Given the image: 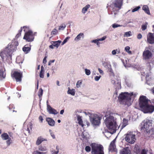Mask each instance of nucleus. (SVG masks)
<instances>
[{"label":"nucleus","instance_id":"nucleus-43","mask_svg":"<svg viewBox=\"0 0 154 154\" xmlns=\"http://www.w3.org/2000/svg\"><path fill=\"white\" fill-rule=\"evenodd\" d=\"M85 73L87 75H89L91 74L90 71L88 69H85Z\"/></svg>","mask_w":154,"mask_h":154},{"label":"nucleus","instance_id":"nucleus-29","mask_svg":"<svg viewBox=\"0 0 154 154\" xmlns=\"http://www.w3.org/2000/svg\"><path fill=\"white\" fill-rule=\"evenodd\" d=\"M38 149L40 151H45L47 150V148L45 146L40 145L38 147Z\"/></svg>","mask_w":154,"mask_h":154},{"label":"nucleus","instance_id":"nucleus-6","mask_svg":"<svg viewBox=\"0 0 154 154\" xmlns=\"http://www.w3.org/2000/svg\"><path fill=\"white\" fill-rule=\"evenodd\" d=\"M90 146L91 147V154H104V148L102 145L93 143Z\"/></svg>","mask_w":154,"mask_h":154},{"label":"nucleus","instance_id":"nucleus-56","mask_svg":"<svg viewBox=\"0 0 154 154\" xmlns=\"http://www.w3.org/2000/svg\"><path fill=\"white\" fill-rule=\"evenodd\" d=\"M51 136L54 139L55 138V135L53 133H51Z\"/></svg>","mask_w":154,"mask_h":154},{"label":"nucleus","instance_id":"nucleus-25","mask_svg":"<svg viewBox=\"0 0 154 154\" xmlns=\"http://www.w3.org/2000/svg\"><path fill=\"white\" fill-rule=\"evenodd\" d=\"M131 153L130 151L128 148H124L122 152V154H129Z\"/></svg>","mask_w":154,"mask_h":154},{"label":"nucleus","instance_id":"nucleus-59","mask_svg":"<svg viewBox=\"0 0 154 154\" xmlns=\"http://www.w3.org/2000/svg\"><path fill=\"white\" fill-rule=\"evenodd\" d=\"M54 46L52 44L51 45L49 46V48H51V49H53L54 48Z\"/></svg>","mask_w":154,"mask_h":154},{"label":"nucleus","instance_id":"nucleus-61","mask_svg":"<svg viewBox=\"0 0 154 154\" xmlns=\"http://www.w3.org/2000/svg\"><path fill=\"white\" fill-rule=\"evenodd\" d=\"M57 84L58 86H60V83H59V81H57Z\"/></svg>","mask_w":154,"mask_h":154},{"label":"nucleus","instance_id":"nucleus-63","mask_svg":"<svg viewBox=\"0 0 154 154\" xmlns=\"http://www.w3.org/2000/svg\"><path fill=\"white\" fill-rule=\"evenodd\" d=\"M40 68V65H38V66L37 69L38 70H39V69Z\"/></svg>","mask_w":154,"mask_h":154},{"label":"nucleus","instance_id":"nucleus-54","mask_svg":"<svg viewBox=\"0 0 154 154\" xmlns=\"http://www.w3.org/2000/svg\"><path fill=\"white\" fill-rule=\"evenodd\" d=\"M130 49V48L129 46H127L125 48V50L127 52H128V51H129Z\"/></svg>","mask_w":154,"mask_h":154},{"label":"nucleus","instance_id":"nucleus-9","mask_svg":"<svg viewBox=\"0 0 154 154\" xmlns=\"http://www.w3.org/2000/svg\"><path fill=\"white\" fill-rule=\"evenodd\" d=\"M22 76L23 72L20 71H14L12 75V76L15 79L17 82H21Z\"/></svg>","mask_w":154,"mask_h":154},{"label":"nucleus","instance_id":"nucleus-32","mask_svg":"<svg viewBox=\"0 0 154 154\" xmlns=\"http://www.w3.org/2000/svg\"><path fill=\"white\" fill-rule=\"evenodd\" d=\"M47 152H40L38 150H35L33 151L32 154H47Z\"/></svg>","mask_w":154,"mask_h":154},{"label":"nucleus","instance_id":"nucleus-33","mask_svg":"<svg viewBox=\"0 0 154 154\" xmlns=\"http://www.w3.org/2000/svg\"><path fill=\"white\" fill-rule=\"evenodd\" d=\"M147 25L148 23L147 22H146L144 24H143L142 25L141 29L143 31H144L146 29Z\"/></svg>","mask_w":154,"mask_h":154},{"label":"nucleus","instance_id":"nucleus-26","mask_svg":"<svg viewBox=\"0 0 154 154\" xmlns=\"http://www.w3.org/2000/svg\"><path fill=\"white\" fill-rule=\"evenodd\" d=\"M68 90L67 92L68 94H70L73 96L75 95V91L74 89H72L71 90L69 88H68Z\"/></svg>","mask_w":154,"mask_h":154},{"label":"nucleus","instance_id":"nucleus-16","mask_svg":"<svg viewBox=\"0 0 154 154\" xmlns=\"http://www.w3.org/2000/svg\"><path fill=\"white\" fill-rule=\"evenodd\" d=\"M23 50L25 54L28 53L31 50V47H28V45H26L23 48Z\"/></svg>","mask_w":154,"mask_h":154},{"label":"nucleus","instance_id":"nucleus-40","mask_svg":"<svg viewBox=\"0 0 154 154\" xmlns=\"http://www.w3.org/2000/svg\"><path fill=\"white\" fill-rule=\"evenodd\" d=\"M82 84V81L81 80L78 81L76 83V87L79 88L80 87L81 85Z\"/></svg>","mask_w":154,"mask_h":154},{"label":"nucleus","instance_id":"nucleus-53","mask_svg":"<svg viewBox=\"0 0 154 154\" xmlns=\"http://www.w3.org/2000/svg\"><path fill=\"white\" fill-rule=\"evenodd\" d=\"M47 57H45L43 59V63L45 64L46 63L47 60H46V58Z\"/></svg>","mask_w":154,"mask_h":154},{"label":"nucleus","instance_id":"nucleus-38","mask_svg":"<svg viewBox=\"0 0 154 154\" xmlns=\"http://www.w3.org/2000/svg\"><path fill=\"white\" fill-rule=\"evenodd\" d=\"M6 141V143L8 146H9L12 143V140L10 138H8Z\"/></svg>","mask_w":154,"mask_h":154},{"label":"nucleus","instance_id":"nucleus-62","mask_svg":"<svg viewBox=\"0 0 154 154\" xmlns=\"http://www.w3.org/2000/svg\"><path fill=\"white\" fill-rule=\"evenodd\" d=\"M56 149L57 150V151L58 150V152H59V149L58 146H56Z\"/></svg>","mask_w":154,"mask_h":154},{"label":"nucleus","instance_id":"nucleus-48","mask_svg":"<svg viewBox=\"0 0 154 154\" xmlns=\"http://www.w3.org/2000/svg\"><path fill=\"white\" fill-rule=\"evenodd\" d=\"M100 77H101V76H96L94 78L95 80L96 81H98L100 79Z\"/></svg>","mask_w":154,"mask_h":154},{"label":"nucleus","instance_id":"nucleus-49","mask_svg":"<svg viewBox=\"0 0 154 154\" xmlns=\"http://www.w3.org/2000/svg\"><path fill=\"white\" fill-rule=\"evenodd\" d=\"M58 152V150L57 151L53 150L51 151L52 154H57Z\"/></svg>","mask_w":154,"mask_h":154},{"label":"nucleus","instance_id":"nucleus-4","mask_svg":"<svg viewBox=\"0 0 154 154\" xmlns=\"http://www.w3.org/2000/svg\"><path fill=\"white\" fill-rule=\"evenodd\" d=\"M152 120L146 119L141 123V129L144 131L151 133V137L154 138V128H151L152 126Z\"/></svg>","mask_w":154,"mask_h":154},{"label":"nucleus","instance_id":"nucleus-11","mask_svg":"<svg viewBox=\"0 0 154 154\" xmlns=\"http://www.w3.org/2000/svg\"><path fill=\"white\" fill-rule=\"evenodd\" d=\"M123 0H115V2L111 4L110 7L112 8L116 7L120 9L123 4Z\"/></svg>","mask_w":154,"mask_h":154},{"label":"nucleus","instance_id":"nucleus-3","mask_svg":"<svg viewBox=\"0 0 154 154\" xmlns=\"http://www.w3.org/2000/svg\"><path fill=\"white\" fill-rule=\"evenodd\" d=\"M132 97H135L133 92L130 93L124 92L122 93L119 95V99L121 102H122L125 105H127L128 106L131 104L132 101L131 98Z\"/></svg>","mask_w":154,"mask_h":154},{"label":"nucleus","instance_id":"nucleus-8","mask_svg":"<svg viewBox=\"0 0 154 154\" xmlns=\"http://www.w3.org/2000/svg\"><path fill=\"white\" fill-rule=\"evenodd\" d=\"M125 140L129 143L131 144L134 143L136 140L135 135L133 134L132 132L128 133L125 137Z\"/></svg>","mask_w":154,"mask_h":154},{"label":"nucleus","instance_id":"nucleus-15","mask_svg":"<svg viewBox=\"0 0 154 154\" xmlns=\"http://www.w3.org/2000/svg\"><path fill=\"white\" fill-rule=\"evenodd\" d=\"M46 121L48 125L51 126H53L55 125V122L51 118H48L46 119Z\"/></svg>","mask_w":154,"mask_h":154},{"label":"nucleus","instance_id":"nucleus-47","mask_svg":"<svg viewBox=\"0 0 154 154\" xmlns=\"http://www.w3.org/2000/svg\"><path fill=\"white\" fill-rule=\"evenodd\" d=\"M39 120L42 123L43 122V119L42 116H39Z\"/></svg>","mask_w":154,"mask_h":154},{"label":"nucleus","instance_id":"nucleus-58","mask_svg":"<svg viewBox=\"0 0 154 154\" xmlns=\"http://www.w3.org/2000/svg\"><path fill=\"white\" fill-rule=\"evenodd\" d=\"M98 39H96L93 40L92 41V42L94 43H96L98 41Z\"/></svg>","mask_w":154,"mask_h":154},{"label":"nucleus","instance_id":"nucleus-28","mask_svg":"<svg viewBox=\"0 0 154 154\" xmlns=\"http://www.w3.org/2000/svg\"><path fill=\"white\" fill-rule=\"evenodd\" d=\"M90 7V5L88 4L85 7H84L82 10V12L83 14H85L86 12L87 11L88 9Z\"/></svg>","mask_w":154,"mask_h":154},{"label":"nucleus","instance_id":"nucleus-7","mask_svg":"<svg viewBox=\"0 0 154 154\" xmlns=\"http://www.w3.org/2000/svg\"><path fill=\"white\" fill-rule=\"evenodd\" d=\"M34 38V35L32 31H29L26 32L23 38L28 42L32 41Z\"/></svg>","mask_w":154,"mask_h":154},{"label":"nucleus","instance_id":"nucleus-14","mask_svg":"<svg viewBox=\"0 0 154 154\" xmlns=\"http://www.w3.org/2000/svg\"><path fill=\"white\" fill-rule=\"evenodd\" d=\"M47 110L49 113L50 114L56 115L58 113V112L55 109L52 108L48 105H47Z\"/></svg>","mask_w":154,"mask_h":154},{"label":"nucleus","instance_id":"nucleus-37","mask_svg":"<svg viewBox=\"0 0 154 154\" xmlns=\"http://www.w3.org/2000/svg\"><path fill=\"white\" fill-rule=\"evenodd\" d=\"M57 30L56 29H54L51 32V35H55L57 34Z\"/></svg>","mask_w":154,"mask_h":154},{"label":"nucleus","instance_id":"nucleus-5","mask_svg":"<svg viewBox=\"0 0 154 154\" xmlns=\"http://www.w3.org/2000/svg\"><path fill=\"white\" fill-rule=\"evenodd\" d=\"M14 43L15 42H12L9 43L8 45V47L5 48L4 51L0 52V56L3 60L6 57H9L10 58H11V54L14 49L15 47L14 46Z\"/></svg>","mask_w":154,"mask_h":154},{"label":"nucleus","instance_id":"nucleus-45","mask_svg":"<svg viewBox=\"0 0 154 154\" xmlns=\"http://www.w3.org/2000/svg\"><path fill=\"white\" fill-rule=\"evenodd\" d=\"M121 26L119 25L116 24V23H114L112 24V27L114 28H116V27H118L120 26Z\"/></svg>","mask_w":154,"mask_h":154},{"label":"nucleus","instance_id":"nucleus-10","mask_svg":"<svg viewBox=\"0 0 154 154\" xmlns=\"http://www.w3.org/2000/svg\"><path fill=\"white\" fill-rule=\"evenodd\" d=\"M146 48L143 54V59L146 60L150 59L152 57V54L150 50Z\"/></svg>","mask_w":154,"mask_h":154},{"label":"nucleus","instance_id":"nucleus-23","mask_svg":"<svg viewBox=\"0 0 154 154\" xmlns=\"http://www.w3.org/2000/svg\"><path fill=\"white\" fill-rule=\"evenodd\" d=\"M1 136L2 138L4 140H7L9 138L8 135L6 133H3L1 135Z\"/></svg>","mask_w":154,"mask_h":154},{"label":"nucleus","instance_id":"nucleus-35","mask_svg":"<svg viewBox=\"0 0 154 154\" xmlns=\"http://www.w3.org/2000/svg\"><path fill=\"white\" fill-rule=\"evenodd\" d=\"M22 29L23 28L24 29V32H26L29 31H31L29 30V26H24L23 27H22Z\"/></svg>","mask_w":154,"mask_h":154},{"label":"nucleus","instance_id":"nucleus-50","mask_svg":"<svg viewBox=\"0 0 154 154\" xmlns=\"http://www.w3.org/2000/svg\"><path fill=\"white\" fill-rule=\"evenodd\" d=\"M141 154H147V152L145 149L142 150Z\"/></svg>","mask_w":154,"mask_h":154},{"label":"nucleus","instance_id":"nucleus-21","mask_svg":"<svg viewBox=\"0 0 154 154\" xmlns=\"http://www.w3.org/2000/svg\"><path fill=\"white\" fill-rule=\"evenodd\" d=\"M77 120L78 122L79 125L81 126L82 127H83L84 126V125L83 124V121L81 118V117L80 116H78Z\"/></svg>","mask_w":154,"mask_h":154},{"label":"nucleus","instance_id":"nucleus-57","mask_svg":"<svg viewBox=\"0 0 154 154\" xmlns=\"http://www.w3.org/2000/svg\"><path fill=\"white\" fill-rule=\"evenodd\" d=\"M98 70L99 71V72L100 73H101V74L103 73V71L100 68H99L98 69Z\"/></svg>","mask_w":154,"mask_h":154},{"label":"nucleus","instance_id":"nucleus-52","mask_svg":"<svg viewBox=\"0 0 154 154\" xmlns=\"http://www.w3.org/2000/svg\"><path fill=\"white\" fill-rule=\"evenodd\" d=\"M55 61V60H50L48 63V65L50 66L51 65L52 63H54Z\"/></svg>","mask_w":154,"mask_h":154},{"label":"nucleus","instance_id":"nucleus-46","mask_svg":"<svg viewBox=\"0 0 154 154\" xmlns=\"http://www.w3.org/2000/svg\"><path fill=\"white\" fill-rule=\"evenodd\" d=\"M69 37H67L65 39L63 40V41L62 45H63L65 43H66L68 39H69Z\"/></svg>","mask_w":154,"mask_h":154},{"label":"nucleus","instance_id":"nucleus-27","mask_svg":"<svg viewBox=\"0 0 154 154\" xmlns=\"http://www.w3.org/2000/svg\"><path fill=\"white\" fill-rule=\"evenodd\" d=\"M84 34L83 33H80L75 38V41H78L80 39L81 37H83Z\"/></svg>","mask_w":154,"mask_h":154},{"label":"nucleus","instance_id":"nucleus-41","mask_svg":"<svg viewBox=\"0 0 154 154\" xmlns=\"http://www.w3.org/2000/svg\"><path fill=\"white\" fill-rule=\"evenodd\" d=\"M85 150L87 152H89L91 150V148L89 146H86L85 148Z\"/></svg>","mask_w":154,"mask_h":154},{"label":"nucleus","instance_id":"nucleus-22","mask_svg":"<svg viewBox=\"0 0 154 154\" xmlns=\"http://www.w3.org/2000/svg\"><path fill=\"white\" fill-rule=\"evenodd\" d=\"M44 69L43 66H42L41 67V70L40 72L39 76L41 78H43L44 77Z\"/></svg>","mask_w":154,"mask_h":154},{"label":"nucleus","instance_id":"nucleus-60","mask_svg":"<svg viewBox=\"0 0 154 154\" xmlns=\"http://www.w3.org/2000/svg\"><path fill=\"white\" fill-rule=\"evenodd\" d=\"M64 112V110L62 109L60 111V114H63Z\"/></svg>","mask_w":154,"mask_h":154},{"label":"nucleus","instance_id":"nucleus-20","mask_svg":"<svg viewBox=\"0 0 154 154\" xmlns=\"http://www.w3.org/2000/svg\"><path fill=\"white\" fill-rule=\"evenodd\" d=\"M52 42V44L54 47H56L57 48L60 45L61 41L60 40H58L56 41H53Z\"/></svg>","mask_w":154,"mask_h":154},{"label":"nucleus","instance_id":"nucleus-19","mask_svg":"<svg viewBox=\"0 0 154 154\" xmlns=\"http://www.w3.org/2000/svg\"><path fill=\"white\" fill-rule=\"evenodd\" d=\"M47 140L42 138L41 137H38L36 142V144L38 145H40L43 141H47Z\"/></svg>","mask_w":154,"mask_h":154},{"label":"nucleus","instance_id":"nucleus-18","mask_svg":"<svg viewBox=\"0 0 154 154\" xmlns=\"http://www.w3.org/2000/svg\"><path fill=\"white\" fill-rule=\"evenodd\" d=\"M142 9L145 12L149 15H150V11L147 5H144L142 7Z\"/></svg>","mask_w":154,"mask_h":154},{"label":"nucleus","instance_id":"nucleus-64","mask_svg":"<svg viewBox=\"0 0 154 154\" xmlns=\"http://www.w3.org/2000/svg\"><path fill=\"white\" fill-rule=\"evenodd\" d=\"M152 92L154 94V87L152 89Z\"/></svg>","mask_w":154,"mask_h":154},{"label":"nucleus","instance_id":"nucleus-55","mask_svg":"<svg viewBox=\"0 0 154 154\" xmlns=\"http://www.w3.org/2000/svg\"><path fill=\"white\" fill-rule=\"evenodd\" d=\"M117 50H113L112 51V54L113 55H115L116 54V51Z\"/></svg>","mask_w":154,"mask_h":154},{"label":"nucleus","instance_id":"nucleus-24","mask_svg":"<svg viewBox=\"0 0 154 154\" xmlns=\"http://www.w3.org/2000/svg\"><path fill=\"white\" fill-rule=\"evenodd\" d=\"M134 152L138 154L140 151V147L138 145H136L134 147Z\"/></svg>","mask_w":154,"mask_h":154},{"label":"nucleus","instance_id":"nucleus-36","mask_svg":"<svg viewBox=\"0 0 154 154\" xmlns=\"http://www.w3.org/2000/svg\"><path fill=\"white\" fill-rule=\"evenodd\" d=\"M22 27H21L20 30H19L18 33L16 36V38H19L21 35V33L22 31Z\"/></svg>","mask_w":154,"mask_h":154},{"label":"nucleus","instance_id":"nucleus-42","mask_svg":"<svg viewBox=\"0 0 154 154\" xmlns=\"http://www.w3.org/2000/svg\"><path fill=\"white\" fill-rule=\"evenodd\" d=\"M140 6H137L135 8L132 10V12H133L137 11L140 9Z\"/></svg>","mask_w":154,"mask_h":154},{"label":"nucleus","instance_id":"nucleus-34","mask_svg":"<svg viewBox=\"0 0 154 154\" xmlns=\"http://www.w3.org/2000/svg\"><path fill=\"white\" fill-rule=\"evenodd\" d=\"M106 36H104L102 38H101L98 39V41L96 43L97 45H99L100 44L99 41L104 40L106 38Z\"/></svg>","mask_w":154,"mask_h":154},{"label":"nucleus","instance_id":"nucleus-39","mask_svg":"<svg viewBox=\"0 0 154 154\" xmlns=\"http://www.w3.org/2000/svg\"><path fill=\"white\" fill-rule=\"evenodd\" d=\"M66 27V26L65 25H61L59 26V29L60 30H63Z\"/></svg>","mask_w":154,"mask_h":154},{"label":"nucleus","instance_id":"nucleus-12","mask_svg":"<svg viewBox=\"0 0 154 154\" xmlns=\"http://www.w3.org/2000/svg\"><path fill=\"white\" fill-rule=\"evenodd\" d=\"M147 42L151 44H154V33L149 32L147 36Z\"/></svg>","mask_w":154,"mask_h":154},{"label":"nucleus","instance_id":"nucleus-31","mask_svg":"<svg viewBox=\"0 0 154 154\" xmlns=\"http://www.w3.org/2000/svg\"><path fill=\"white\" fill-rule=\"evenodd\" d=\"M43 90L42 88H40L39 90V91L38 93V95L39 96L40 98L42 97L43 95Z\"/></svg>","mask_w":154,"mask_h":154},{"label":"nucleus","instance_id":"nucleus-2","mask_svg":"<svg viewBox=\"0 0 154 154\" xmlns=\"http://www.w3.org/2000/svg\"><path fill=\"white\" fill-rule=\"evenodd\" d=\"M105 122L109 132L112 134L116 132L117 125L113 117L110 116L107 117L105 120Z\"/></svg>","mask_w":154,"mask_h":154},{"label":"nucleus","instance_id":"nucleus-1","mask_svg":"<svg viewBox=\"0 0 154 154\" xmlns=\"http://www.w3.org/2000/svg\"><path fill=\"white\" fill-rule=\"evenodd\" d=\"M149 100L146 97L140 96L139 100V105L141 110L144 113H152L154 111V106L148 104Z\"/></svg>","mask_w":154,"mask_h":154},{"label":"nucleus","instance_id":"nucleus-51","mask_svg":"<svg viewBox=\"0 0 154 154\" xmlns=\"http://www.w3.org/2000/svg\"><path fill=\"white\" fill-rule=\"evenodd\" d=\"M142 38V35L141 34L139 33L138 34L137 36V38L138 39H140Z\"/></svg>","mask_w":154,"mask_h":154},{"label":"nucleus","instance_id":"nucleus-44","mask_svg":"<svg viewBox=\"0 0 154 154\" xmlns=\"http://www.w3.org/2000/svg\"><path fill=\"white\" fill-rule=\"evenodd\" d=\"M131 31L127 32H125V35L127 37L131 35Z\"/></svg>","mask_w":154,"mask_h":154},{"label":"nucleus","instance_id":"nucleus-13","mask_svg":"<svg viewBox=\"0 0 154 154\" xmlns=\"http://www.w3.org/2000/svg\"><path fill=\"white\" fill-rule=\"evenodd\" d=\"M100 119L97 115L91 119V121L92 124L95 125H99L100 123Z\"/></svg>","mask_w":154,"mask_h":154},{"label":"nucleus","instance_id":"nucleus-30","mask_svg":"<svg viewBox=\"0 0 154 154\" xmlns=\"http://www.w3.org/2000/svg\"><path fill=\"white\" fill-rule=\"evenodd\" d=\"M3 70H0V78L4 79L5 77V74Z\"/></svg>","mask_w":154,"mask_h":154},{"label":"nucleus","instance_id":"nucleus-17","mask_svg":"<svg viewBox=\"0 0 154 154\" xmlns=\"http://www.w3.org/2000/svg\"><path fill=\"white\" fill-rule=\"evenodd\" d=\"M115 147V142L112 141L110 143L109 146V151L112 152L114 151Z\"/></svg>","mask_w":154,"mask_h":154}]
</instances>
